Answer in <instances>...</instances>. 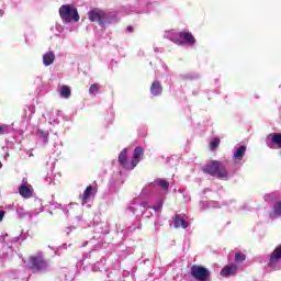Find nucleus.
<instances>
[{"mask_svg": "<svg viewBox=\"0 0 281 281\" xmlns=\"http://www.w3.org/2000/svg\"><path fill=\"white\" fill-rule=\"evenodd\" d=\"M143 158L144 147L138 146L134 149V156L132 157L131 162H128L127 150L126 148H124L119 155V164H121L125 168V170H134L137 164H139Z\"/></svg>", "mask_w": 281, "mask_h": 281, "instance_id": "obj_1", "label": "nucleus"}, {"mask_svg": "<svg viewBox=\"0 0 281 281\" xmlns=\"http://www.w3.org/2000/svg\"><path fill=\"white\" fill-rule=\"evenodd\" d=\"M202 171L205 175L216 177L217 179H227L229 177L227 168H225V165L218 160H210L202 167Z\"/></svg>", "mask_w": 281, "mask_h": 281, "instance_id": "obj_2", "label": "nucleus"}, {"mask_svg": "<svg viewBox=\"0 0 281 281\" xmlns=\"http://www.w3.org/2000/svg\"><path fill=\"white\" fill-rule=\"evenodd\" d=\"M27 267L34 273H41V271H47L48 263L43 254L40 252L29 257Z\"/></svg>", "mask_w": 281, "mask_h": 281, "instance_id": "obj_3", "label": "nucleus"}, {"mask_svg": "<svg viewBox=\"0 0 281 281\" xmlns=\"http://www.w3.org/2000/svg\"><path fill=\"white\" fill-rule=\"evenodd\" d=\"M59 16L61 21L65 23H78L80 21V15L78 14V9L76 7H72L70 4H63L59 8Z\"/></svg>", "mask_w": 281, "mask_h": 281, "instance_id": "obj_4", "label": "nucleus"}, {"mask_svg": "<svg viewBox=\"0 0 281 281\" xmlns=\"http://www.w3.org/2000/svg\"><path fill=\"white\" fill-rule=\"evenodd\" d=\"M191 276L196 281H209L212 278V272L203 266H192Z\"/></svg>", "mask_w": 281, "mask_h": 281, "instance_id": "obj_5", "label": "nucleus"}, {"mask_svg": "<svg viewBox=\"0 0 281 281\" xmlns=\"http://www.w3.org/2000/svg\"><path fill=\"white\" fill-rule=\"evenodd\" d=\"M88 19L91 21V23H99V25H104L106 23V12H104L102 9H92L88 13Z\"/></svg>", "mask_w": 281, "mask_h": 281, "instance_id": "obj_6", "label": "nucleus"}, {"mask_svg": "<svg viewBox=\"0 0 281 281\" xmlns=\"http://www.w3.org/2000/svg\"><path fill=\"white\" fill-rule=\"evenodd\" d=\"M194 43H196V40L190 32H180L179 40L176 41L177 45H194Z\"/></svg>", "mask_w": 281, "mask_h": 281, "instance_id": "obj_7", "label": "nucleus"}, {"mask_svg": "<svg viewBox=\"0 0 281 281\" xmlns=\"http://www.w3.org/2000/svg\"><path fill=\"white\" fill-rule=\"evenodd\" d=\"M279 260H281V244L278 245L271 252L268 267H273V265H278Z\"/></svg>", "mask_w": 281, "mask_h": 281, "instance_id": "obj_8", "label": "nucleus"}, {"mask_svg": "<svg viewBox=\"0 0 281 281\" xmlns=\"http://www.w3.org/2000/svg\"><path fill=\"white\" fill-rule=\"evenodd\" d=\"M19 193L23 196V199H32L34 189L31 186L21 184L19 187Z\"/></svg>", "mask_w": 281, "mask_h": 281, "instance_id": "obj_9", "label": "nucleus"}, {"mask_svg": "<svg viewBox=\"0 0 281 281\" xmlns=\"http://www.w3.org/2000/svg\"><path fill=\"white\" fill-rule=\"evenodd\" d=\"M237 271H238V266L228 265L222 269L221 276H223L224 278H229V276H236Z\"/></svg>", "mask_w": 281, "mask_h": 281, "instance_id": "obj_10", "label": "nucleus"}, {"mask_svg": "<svg viewBox=\"0 0 281 281\" xmlns=\"http://www.w3.org/2000/svg\"><path fill=\"white\" fill-rule=\"evenodd\" d=\"M173 225L176 229H179V227H182V229H188V227L190 226V223L186 222V220L181 217L180 214H177L173 220Z\"/></svg>", "mask_w": 281, "mask_h": 281, "instance_id": "obj_11", "label": "nucleus"}, {"mask_svg": "<svg viewBox=\"0 0 281 281\" xmlns=\"http://www.w3.org/2000/svg\"><path fill=\"white\" fill-rule=\"evenodd\" d=\"M54 60H56V55L54 52L48 50L46 54L43 55V63L45 67H49V65H54Z\"/></svg>", "mask_w": 281, "mask_h": 281, "instance_id": "obj_12", "label": "nucleus"}, {"mask_svg": "<svg viewBox=\"0 0 281 281\" xmlns=\"http://www.w3.org/2000/svg\"><path fill=\"white\" fill-rule=\"evenodd\" d=\"M162 92H164V87H161V82L154 81L150 86V93L157 97V95H161Z\"/></svg>", "mask_w": 281, "mask_h": 281, "instance_id": "obj_13", "label": "nucleus"}, {"mask_svg": "<svg viewBox=\"0 0 281 281\" xmlns=\"http://www.w3.org/2000/svg\"><path fill=\"white\" fill-rule=\"evenodd\" d=\"M269 139L271 142V144H276L277 146H279L281 148V133H272L268 136V146H270L269 144Z\"/></svg>", "mask_w": 281, "mask_h": 281, "instance_id": "obj_14", "label": "nucleus"}, {"mask_svg": "<svg viewBox=\"0 0 281 281\" xmlns=\"http://www.w3.org/2000/svg\"><path fill=\"white\" fill-rule=\"evenodd\" d=\"M281 217V201H278L273 205V212L270 213V218H280Z\"/></svg>", "mask_w": 281, "mask_h": 281, "instance_id": "obj_15", "label": "nucleus"}, {"mask_svg": "<svg viewBox=\"0 0 281 281\" xmlns=\"http://www.w3.org/2000/svg\"><path fill=\"white\" fill-rule=\"evenodd\" d=\"M245 153H247V147H245V146H239L236 150H235V153H234V157L238 160V161H240V160H243V157H245Z\"/></svg>", "mask_w": 281, "mask_h": 281, "instance_id": "obj_16", "label": "nucleus"}, {"mask_svg": "<svg viewBox=\"0 0 281 281\" xmlns=\"http://www.w3.org/2000/svg\"><path fill=\"white\" fill-rule=\"evenodd\" d=\"M59 93L61 98H65L66 100H68V98H71V88L67 85H64L61 86Z\"/></svg>", "mask_w": 281, "mask_h": 281, "instance_id": "obj_17", "label": "nucleus"}, {"mask_svg": "<svg viewBox=\"0 0 281 281\" xmlns=\"http://www.w3.org/2000/svg\"><path fill=\"white\" fill-rule=\"evenodd\" d=\"M93 193V186H88L82 194V201L83 203H87L89 201V196Z\"/></svg>", "mask_w": 281, "mask_h": 281, "instance_id": "obj_18", "label": "nucleus"}, {"mask_svg": "<svg viewBox=\"0 0 281 281\" xmlns=\"http://www.w3.org/2000/svg\"><path fill=\"white\" fill-rule=\"evenodd\" d=\"M156 183L159 186V188L165 190V192H168V189L170 188V182L164 179H158L156 180Z\"/></svg>", "mask_w": 281, "mask_h": 281, "instance_id": "obj_19", "label": "nucleus"}, {"mask_svg": "<svg viewBox=\"0 0 281 281\" xmlns=\"http://www.w3.org/2000/svg\"><path fill=\"white\" fill-rule=\"evenodd\" d=\"M100 89H101L100 83H92L89 88L90 95H98Z\"/></svg>", "mask_w": 281, "mask_h": 281, "instance_id": "obj_20", "label": "nucleus"}, {"mask_svg": "<svg viewBox=\"0 0 281 281\" xmlns=\"http://www.w3.org/2000/svg\"><path fill=\"white\" fill-rule=\"evenodd\" d=\"M218 146H221V138H218V137L213 138L210 143V149L216 150V148H218Z\"/></svg>", "mask_w": 281, "mask_h": 281, "instance_id": "obj_21", "label": "nucleus"}, {"mask_svg": "<svg viewBox=\"0 0 281 281\" xmlns=\"http://www.w3.org/2000/svg\"><path fill=\"white\" fill-rule=\"evenodd\" d=\"M247 260V256L243 252H237L235 255V262H245Z\"/></svg>", "mask_w": 281, "mask_h": 281, "instance_id": "obj_22", "label": "nucleus"}, {"mask_svg": "<svg viewBox=\"0 0 281 281\" xmlns=\"http://www.w3.org/2000/svg\"><path fill=\"white\" fill-rule=\"evenodd\" d=\"M8 133V126L0 125V135H5Z\"/></svg>", "mask_w": 281, "mask_h": 281, "instance_id": "obj_23", "label": "nucleus"}, {"mask_svg": "<svg viewBox=\"0 0 281 281\" xmlns=\"http://www.w3.org/2000/svg\"><path fill=\"white\" fill-rule=\"evenodd\" d=\"M162 205H164L162 203L157 204V205L153 206L151 210H155L156 212H158V210H161Z\"/></svg>", "mask_w": 281, "mask_h": 281, "instance_id": "obj_24", "label": "nucleus"}, {"mask_svg": "<svg viewBox=\"0 0 281 281\" xmlns=\"http://www.w3.org/2000/svg\"><path fill=\"white\" fill-rule=\"evenodd\" d=\"M5 216V211H0V223L3 221V217Z\"/></svg>", "mask_w": 281, "mask_h": 281, "instance_id": "obj_25", "label": "nucleus"}, {"mask_svg": "<svg viewBox=\"0 0 281 281\" xmlns=\"http://www.w3.org/2000/svg\"><path fill=\"white\" fill-rule=\"evenodd\" d=\"M128 32H133V26H127Z\"/></svg>", "mask_w": 281, "mask_h": 281, "instance_id": "obj_26", "label": "nucleus"}, {"mask_svg": "<svg viewBox=\"0 0 281 281\" xmlns=\"http://www.w3.org/2000/svg\"><path fill=\"white\" fill-rule=\"evenodd\" d=\"M0 16H3V10H0Z\"/></svg>", "mask_w": 281, "mask_h": 281, "instance_id": "obj_27", "label": "nucleus"}, {"mask_svg": "<svg viewBox=\"0 0 281 281\" xmlns=\"http://www.w3.org/2000/svg\"><path fill=\"white\" fill-rule=\"evenodd\" d=\"M1 168H3V164L0 161V170H1Z\"/></svg>", "mask_w": 281, "mask_h": 281, "instance_id": "obj_28", "label": "nucleus"}]
</instances>
